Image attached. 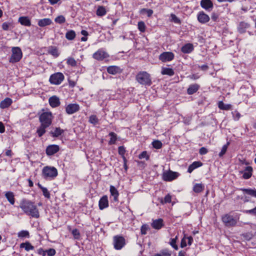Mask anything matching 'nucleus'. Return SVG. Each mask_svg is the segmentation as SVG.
I'll return each instance as SVG.
<instances>
[{"mask_svg":"<svg viewBox=\"0 0 256 256\" xmlns=\"http://www.w3.org/2000/svg\"><path fill=\"white\" fill-rule=\"evenodd\" d=\"M54 119L52 113L48 110L42 109L38 113V120L40 125L37 128L36 133L39 137H41L46 133V128L52 124Z\"/></svg>","mask_w":256,"mask_h":256,"instance_id":"nucleus-1","label":"nucleus"},{"mask_svg":"<svg viewBox=\"0 0 256 256\" xmlns=\"http://www.w3.org/2000/svg\"><path fill=\"white\" fill-rule=\"evenodd\" d=\"M19 208L26 215L32 218H40V212L34 202L26 198H22L20 202Z\"/></svg>","mask_w":256,"mask_h":256,"instance_id":"nucleus-2","label":"nucleus"},{"mask_svg":"<svg viewBox=\"0 0 256 256\" xmlns=\"http://www.w3.org/2000/svg\"><path fill=\"white\" fill-rule=\"evenodd\" d=\"M136 78L137 82L141 84L150 86L152 84L150 76L146 72H140Z\"/></svg>","mask_w":256,"mask_h":256,"instance_id":"nucleus-3","label":"nucleus"},{"mask_svg":"<svg viewBox=\"0 0 256 256\" xmlns=\"http://www.w3.org/2000/svg\"><path fill=\"white\" fill-rule=\"evenodd\" d=\"M58 174V170L54 167L46 166L42 168V176L46 180H53Z\"/></svg>","mask_w":256,"mask_h":256,"instance_id":"nucleus-4","label":"nucleus"},{"mask_svg":"<svg viewBox=\"0 0 256 256\" xmlns=\"http://www.w3.org/2000/svg\"><path fill=\"white\" fill-rule=\"evenodd\" d=\"M12 52L9 62L14 64L20 62L22 57V52L20 48L18 46L12 47Z\"/></svg>","mask_w":256,"mask_h":256,"instance_id":"nucleus-5","label":"nucleus"},{"mask_svg":"<svg viewBox=\"0 0 256 256\" xmlns=\"http://www.w3.org/2000/svg\"><path fill=\"white\" fill-rule=\"evenodd\" d=\"M239 217L235 218L230 214H224L222 217V220L224 226L227 227H232L236 226Z\"/></svg>","mask_w":256,"mask_h":256,"instance_id":"nucleus-6","label":"nucleus"},{"mask_svg":"<svg viewBox=\"0 0 256 256\" xmlns=\"http://www.w3.org/2000/svg\"><path fill=\"white\" fill-rule=\"evenodd\" d=\"M92 58L98 60L108 61V59L110 58L109 54L102 48L98 49L92 54Z\"/></svg>","mask_w":256,"mask_h":256,"instance_id":"nucleus-7","label":"nucleus"},{"mask_svg":"<svg viewBox=\"0 0 256 256\" xmlns=\"http://www.w3.org/2000/svg\"><path fill=\"white\" fill-rule=\"evenodd\" d=\"M113 244L116 250H120L126 245V240L122 236H115L113 238Z\"/></svg>","mask_w":256,"mask_h":256,"instance_id":"nucleus-8","label":"nucleus"},{"mask_svg":"<svg viewBox=\"0 0 256 256\" xmlns=\"http://www.w3.org/2000/svg\"><path fill=\"white\" fill-rule=\"evenodd\" d=\"M64 76L63 74L58 72L50 76L49 82L52 84L59 85L64 81Z\"/></svg>","mask_w":256,"mask_h":256,"instance_id":"nucleus-9","label":"nucleus"},{"mask_svg":"<svg viewBox=\"0 0 256 256\" xmlns=\"http://www.w3.org/2000/svg\"><path fill=\"white\" fill-rule=\"evenodd\" d=\"M180 175V174L178 172L169 170L163 172L162 178L165 182H172L176 179Z\"/></svg>","mask_w":256,"mask_h":256,"instance_id":"nucleus-10","label":"nucleus"},{"mask_svg":"<svg viewBox=\"0 0 256 256\" xmlns=\"http://www.w3.org/2000/svg\"><path fill=\"white\" fill-rule=\"evenodd\" d=\"M174 54L170 52H163L159 56V60L163 62L172 61L174 59Z\"/></svg>","mask_w":256,"mask_h":256,"instance_id":"nucleus-11","label":"nucleus"},{"mask_svg":"<svg viewBox=\"0 0 256 256\" xmlns=\"http://www.w3.org/2000/svg\"><path fill=\"white\" fill-rule=\"evenodd\" d=\"M60 150L59 146L56 144H50L46 147V153L47 156H51L58 152Z\"/></svg>","mask_w":256,"mask_h":256,"instance_id":"nucleus-12","label":"nucleus"},{"mask_svg":"<svg viewBox=\"0 0 256 256\" xmlns=\"http://www.w3.org/2000/svg\"><path fill=\"white\" fill-rule=\"evenodd\" d=\"M80 106L77 104H70L66 107V112L68 114H72L80 110Z\"/></svg>","mask_w":256,"mask_h":256,"instance_id":"nucleus-13","label":"nucleus"},{"mask_svg":"<svg viewBox=\"0 0 256 256\" xmlns=\"http://www.w3.org/2000/svg\"><path fill=\"white\" fill-rule=\"evenodd\" d=\"M197 19L200 23L204 24L210 21V18L204 12L200 11L197 14Z\"/></svg>","mask_w":256,"mask_h":256,"instance_id":"nucleus-14","label":"nucleus"},{"mask_svg":"<svg viewBox=\"0 0 256 256\" xmlns=\"http://www.w3.org/2000/svg\"><path fill=\"white\" fill-rule=\"evenodd\" d=\"M200 5L202 8L208 12L212 11L214 8V4L211 0H201Z\"/></svg>","mask_w":256,"mask_h":256,"instance_id":"nucleus-15","label":"nucleus"},{"mask_svg":"<svg viewBox=\"0 0 256 256\" xmlns=\"http://www.w3.org/2000/svg\"><path fill=\"white\" fill-rule=\"evenodd\" d=\"M109 206L108 197L106 195L103 196L99 200L98 207L100 210L108 208Z\"/></svg>","mask_w":256,"mask_h":256,"instance_id":"nucleus-16","label":"nucleus"},{"mask_svg":"<svg viewBox=\"0 0 256 256\" xmlns=\"http://www.w3.org/2000/svg\"><path fill=\"white\" fill-rule=\"evenodd\" d=\"M110 198H112V200L114 202H118L119 192L114 186H110Z\"/></svg>","mask_w":256,"mask_h":256,"instance_id":"nucleus-17","label":"nucleus"},{"mask_svg":"<svg viewBox=\"0 0 256 256\" xmlns=\"http://www.w3.org/2000/svg\"><path fill=\"white\" fill-rule=\"evenodd\" d=\"M240 173L242 174V178L244 180L250 178L253 172V168L251 166H246L242 171L240 172Z\"/></svg>","mask_w":256,"mask_h":256,"instance_id":"nucleus-18","label":"nucleus"},{"mask_svg":"<svg viewBox=\"0 0 256 256\" xmlns=\"http://www.w3.org/2000/svg\"><path fill=\"white\" fill-rule=\"evenodd\" d=\"M151 226L155 230H160L164 226V220L162 218L152 220Z\"/></svg>","mask_w":256,"mask_h":256,"instance_id":"nucleus-19","label":"nucleus"},{"mask_svg":"<svg viewBox=\"0 0 256 256\" xmlns=\"http://www.w3.org/2000/svg\"><path fill=\"white\" fill-rule=\"evenodd\" d=\"M107 72L111 74H116L122 72V70L118 66H111L106 68Z\"/></svg>","mask_w":256,"mask_h":256,"instance_id":"nucleus-20","label":"nucleus"},{"mask_svg":"<svg viewBox=\"0 0 256 256\" xmlns=\"http://www.w3.org/2000/svg\"><path fill=\"white\" fill-rule=\"evenodd\" d=\"M186 240H188V246L192 245L193 242V238L192 236H184V238L181 240L180 242V248H184L187 246Z\"/></svg>","mask_w":256,"mask_h":256,"instance_id":"nucleus-21","label":"nucleus"},{"mask_svg":"<svg viewBox=\"0 0 256 256\" xmlns=\"http://www.w3.org/2000/svg\"><path fill=\"white\" fill-rule=\"evenodd\" d=\"M48 102L50 105L54 108L58 106L60 104L59 98L56 96L50 98Z\"/></svg>","mask_w":256,"mask_h":256,"instance_id":"nucleus-22","label":"nucleus"},{"mask_svg":"<svg viewBox=\"0 0 256 256\" xmlns=\"http://www.w3.org/2000/svg\"><path fill=\"white\" fill-rule=\"evenodd\" d=\"M200 88V86L198 84H190L187 89V93L190 95L193 94L199 90Z\"/></svg>","mask_w":256,"mask_h":256,"instance_id":"nucleus-23","label":"nucleus"},{"mask_svg":"<svg viewBox=\"0 0 256 256\" xmlns=\"http://www.w3.org/2000/svg\"><path fill=\"white\" fill-rule=\"evenodd\" d=\"M18 22L24 26H31L30 20L28 16H20L18 18Z\"/></svg>","mask_w":256,"mask_h":256,"instance_id":"nucleus-24","label":"nucleus"},{"mask_svg":"<svg viewBox=\"0 0 256 256\" xmlns=\"http://www.w3.org/2000/svg\"><path fill=\"white\" fill-rule=\"evenodd\" d=\"M12 103V100L9 98H6L0 102V108L2 109L8 108Z\"/></svg>","mask_w":256,"mask_h":256,"instance_id":"nucleus-25","label":"nucleus"},{"mask_svg":"<svg viewBox=\"0 0 256 256\" xmlns=\"http://www.w3.org/2000/svg\"><path fill=\"white\" fill-rule=\"evenodd\" d=\"M194 50L193 44L190 43L186 44L181 48L182 52L184 54H190Z\"/></svg>","mask_w":256,"mask_h":256,"instance_id":"nucleus-26","label":"nucleus"},{"mask_svg":"<svg viewBox=\"0 0 256 256\" xmlns=\"http://www.w3.org/2000/svg\"><path fill=\"white\" fill-rule=\"evenodd\" d=\"M202 165V163L200 161L194 162L188 166V172L192 173L194 170L201 166Z\"/></svg>","mask_w":256,"mask_h":256,"instance_id":"nucleus-27","label":"nucleus"},{"mask_svg":"<svg viewBox=\"0 0 256 256\" xmlns=\"http://www.w3.org/2000/svg\"><path fill=\"white\" fill-rule=\"evenodd\" d=\"M64 130L60 128V127L56 128L54 130L50 132V134L53 138H58L61 136L64 132Z\"/></svg>","mask_w":256,"mask_h":256,"instance_id":"nucleus-28","label":"nucleus"},{"mask_svg":"<svg viewBox=\"0 0 256 256\" xmlns=\"http://www.w3.org/2000/svg\"><path fill=\"white\" fill-rule=\"evenodd\" d=\"M52 24V20L49 18L40 19L38 21V25L40 27H44L49 26Z\"/></svg>","mask_w":256,"mask_h":256,"instance_id":"nucleus-29","label":"nucleus"},{"mask_svg":"<svg viewBox=\"0 0 256 256\" xmlns=\"http://www.w3.org/2000/svg\"><path fill=\"white\" fill-rule=\"evenodd\" d=\"M5 196L9 202L14 205L15 203V198L14 192H7L5 194Z\"/></svg>","mask_w":256,"mask_h":256,"instance_id":"nucleus-30","label":"nucleus"},{"mask_svg":"<svg viewBox=\"0 0 256 256\" xmlns=\"http://www.w3.org/2000/svg\"><path fill=\"white\" fill-rule=\"evenodd\" d=\"M20 248H24L26 252L34 250V246L29 242L20 244Z\"/></svg>","mask_w":256,"mask_h":256,"instance_id":"nucleus-31","label":"nucleus"},{"mask_svg":"<svg viewBox=\"0 0 256 256\" xmlns=\"http://www.w3.org/2000/svg\"><path fill=\"white\" fill-rule=\"evenodd\" d=\"M204 189V185L202 183L196 184L193 186V190L196 193L202 192Z\"/></svg>","mask_w":256,"mask_h":256,"instance_id":"nucleus-32","label":"nucleus"},{"mask_svg":"<svg viewBox=\"0 0 256 256\" xmlns=\"http://www.w3.org/2000/svg\"><path fill=\"white\" fill-rule=\"evenodd\" d=\"M240 190H242L244 193L249 194L256 198V189L240 188Z\"/></svg>","mask_w":256,"mask_h":256,"instance_id":"nucleus-33","label":"nucleus"},{"mask_svg":"<svg viewBox=\"0 0 256 256\" xmlns=\"http://www.w3.org/2000/svg\"><path fill=\"white\" fill-rule=\"evenodd\" d=\"M161 74L163 75H168L169 76H172L174 74V70L171 68H162Z\"/></svg>","mask_w":256,"mask_h":256,"instance_id":"nucleus-34","label":"nucleus"},{"mask_svg":"<svg viewBox=\"0 0 256 256\" xmlns=\"http://www.w3.org/2000/svg\"><path fill=\"white\" fill-rule=\"evenodd\" d=\"M218 107L220 110H228L232 109V105L230 104H224L222 101L218 102Z\"/></svg>","mask_w":256,"mask_h":256,"instance_id":"nucleus-35","label":"nucleus"},{"mask_svg":"<svg viewBox=\"0 0 256 256\" xmlns=\"http://www.w3.org/2000/svg\"><path fill=\"white\" fill-rule=\"evenodd\" d=\"M106 10L103 6H98L96 11V14L98 16H102L106 14Z\"/></svg>","mask_w":256,"mask_h":256,"instance_id":"nucleus-36","label":"nucleus"},{"mask_svg":"<svg viewBox=\"0 0 256 256\" xmlns=\"http://www.w3.org/2000/svg\"><path fill=\"white\" fill-rule=\"evenodd\" d=\"M38 186L42 190L43 195L47 198H50V194L48 190L44 186H42L40 184L38 183Z\"/></svg>","mask_w":256,"mask_h":256,"instance_id":"nucleus-37","label":"nucleus"},{"mask_svg":"<svg viewBox=\"0 0 256 256\" xmlns=\"http://www.w3.org/2000/svg\"><path fill=\"white\" fill-rule=\"evenodd\" d=\"M48 52L55 58L58 57L60 54L58 48L55 46L50 47L48 50Z\"/></svg>","mask_w":256,"mask_h":256,"instance_id":"nucleus-38","label":"nucleus"},{"mask_svg":"<svg viewBox=\"0 0 256 256\" xmlns=\"http://www.w3.org/2000/svg\"><path fill=\"white\" fill-rule=\"evenodd\" d=\"M126 152V148L124 146H120L118 148V154L121 156L124 162H125L127 161V160L124 156Z\"/></svg>","mask_w":256,"mask_h":256,"instance_id":"nucleus-39","label":"nucleus"},{"mask_svg":"<svg viewBox=\"0 0 256 256\" xmlns=\"http://www.w3.org/2000/svg\"><path fill=\"white\" fill-rule=\"evenodd\" d=\"M178 240V236H176L174 238H171L170 240L169 244L175 250H178V246L176 244V242Z\"/></svg>","mask_w":256,"mask_h":256,"instance_id":"nucleus-40","label":"nucleus"},{"mask_svg":"<svg viewBox=\"0 0 256 256\" xmlns=\"http://www.w3.org/2000/svg\"><path fill=\"white\" fill-rule=\"evenodd\" d=\"M76 32L73 30H70L66 34V38L67 40H72L76 38Z\"/></svg>","mask_w":256,"mask_h":256,"instance_id":"nucleus-41","label":"nucleus"},{"mask_svg":"<svg viewBox=\"0 0 256 256\" xmlns=\"http://www.w3.org/2000/svg\"><path fill=\"white\" fill-rule=\"evenodd\" d=\"M109 136H110V138L108 142V144L110 145L115 144L117 140L116 134L114 132H110L109 133Z\"/></svg>","mask_w":256,"mask_h":256,"instance_id":"nucleus-42","label":"nucleus"},{"mask_svg":"<svg viewBox=\"0 0 256 256\" xmlns=\"http://www.w3.org/2000/svg\"><path fill=\"white\" fill-rule=\"evenodd\" d=\"M153 10L151 9L142 8L140 10V13L142 14H146L148 17H150L153 14Z\"/></svg>","mask_w":256,"mask_h":256,"instance_id":"nucleus-43","label":"nucleus"},{"mask_svg":"<svg viewBox=\"0 0 256 256\" xmlns=\"http://www.w3.org/2000/svg\"><path fill=\"white\" fill-rule=\"evenodd\" d=\"M66 64L69 66L74 67L76 66L77 62L74 58L69 57L66 60Z\"/></svg>","mask_w":256,"mask_h":256,"instance_id":"nucleus-44","label":"nucleus"},{"mask_svg":"<svg viewBox=\"0 0 256 256\" xmlns=\"http://www.w3.org/2000/svg\"><path fill=\"white\" fill-rule=\"evenodd\" d=\"M18 236L19 238H30V233L28 230H21L18 234Z\"/></svg>","mask_w":256,"mask_h":256,"instance_id":"nucleus-45","label":"nucleus"},{"mask_svg":"<svg viewBox=\"0 0 256 256\" xmlns=\"http://www.w3.org/2000/svg\"><path fill=\"white\" fill-rule=\"evenodd\" d=\"M72 234L74 238L76 240H79L80 237V232L76 228H74L72 230Z\"/></svg>","mask_w":256,"mask_h":256,"instance_id":"nucleus-46","label":"nucleus"},{"mask_svg":"<svg viewBox=\"0 0 256 256\" xmlns=\"http://www.w3.org/2000/svg\"><path fill=\"white\" fill-rule=\"evenodd\" d=\"M229 144H230V142H228L226 143V144L223 146L218 154L220 157L226 154Z\"/></svg>","mask_w":256,"mask_h":256,"instance_id":"nucleus-47","label":"nucleus"},{"mask_svg":"<svg viewBox=\"0 0 256 256\" xmlns=\"http://www.w3.org/2000/svg\"><path fill=\"white\" fill-rule=\"evenodd\" d=\"M54 22L56 23H58V24H63V23L65 22L66 18L62 15L58 16H57L56 18H55Z\"/></svg>","mask_w":256,"mask_h":256,"instance_id":"nucleus-48","label":"nucleus"},{"mask_svg":"<svg viewBox=\"0 0 256 256\" xmlns=\"http://www.w3.org/2000/svg\"><path fill=\"white\" fill-rule=\"evenodd\" d=\"M138 29L140 32H145L146 26V24L144 22H142V21L139 22L138 24Z\"/></svg>","mask_w":256,"mask_h":256,"instance_id":"nucleus-49","label":"nucleus"},{"mask_svg":"<svg viewBox=\"0 0 256 256\" xmlns=\"http://www.w3.org/2000/svg\"><path fill=\"white\" fill-rule=\"evenodd\" d=\"M153 147L156 149H160L162 147V142L158 140H155L152 142Z\"/></svg>","mask_w":256,"mask_h":256,"instance_id":"nucleus-50","label":"nucleus"},{"mask_svg":"<svg viewBox=\"0 0 256 256\" xmlns=\"http://www.w3.org/2000/svg\"><path fill=\"white\" fill-rule=\"evenodd\" d=\"M249 26V25L244 22H241L239 24L238 28V30L240 32H242L244 30Z\"/></svg>","mask_w":256,"mask_h":256,"instance_id":"nucleus-51","label":"nucleus"},{"mask_svg":"<svg viewBox=\"0 0 256 256\" xmlns=\"http://www.w3.org/2000/svg\"><path fill=\"white\" fill-rule=\"evenodd\" d=\"M160 254H161L162 256H171L172 252L168 248H164L160 251Z\"/></svg>","mask_w":256,"mask_h":256,"instance_id":"nucleus-52","label":"nucleus"},{"mask_svg":"<svg viewBox=\"0 0 256 256\" xmlns=\"http://www.w3.org/2000/svg\"><path fill=\"white\" fill-rule=\"evenodd\" d=\"M232 115L233 119L235 121L238 120L241 117V114L238 110L232 112Z\"/></svg>","mask_w":256,"mask_h":256,"instance_id":"nucleus-53","label":"nucleus"},{"mask_svg":"<svg viewBox=\"0 0 256 256\" xmlns=\"http://www.w3.org/2000/svg\"><path fill=\"white\" fill-rule=\"evenodd\" d=\"M89 122L92 124H96L98 122V120L96 115H92L90 116Z\"/></svg>","mask_w":256,"mask_h":256,"instance_id":"nucleus-54","label":"nucleus"},{"mask_svg":"<svg viewBox=\"0 0 256 256\" xmlns=\"http://www.w3.org/2000/svg\"><path fill=\"white\" fill-rule=\"evenodd\" d=\"M138 158L140 160L146 158V160H148L150 159V156L148 154L146 151H143L140 154H139Z\"/></svg>","mask_w":256,"mask_h":256,"instance_id":"nucleus-55","label":"nucleus"},{"mask_svg":"<svg viewBox=\"0 0 256 256\" xmlns=\"http://www.w3.org/2000/svg\"><path fill=\"white\" fill-rule=\"evenodd\" d=\"M149 227L147 224H143L140 228V232L142 234H146L147 233Z\"/></svg>","mask_w":256,"mask_h":256,"instance_id":"nucleus-56","label":"nucleus"},{"mask_svg":"<svg viewBox=\"0 0 256 256\" xmlns=\"http://www.w3.org/2000/svg\"><path fill=\"white\" fill-rule=\"evenodd\" d=\"M81 34L84 36L81 38V41L86 42L88 40L87 36L88 35V32L86 30H82L81 31Z\"/></svg>","mask_w":256,"mask_h":256,"instance_id":"nucleus-57","label":"nucleus"},{"mask_svg":"<svg viewBox=\"0 0 256 256\" xmlns=\"http://www.w3.org/2000/svg\"><path fill=\"white\" fill-rule=\"evenodd\" d=\"M172 201V196L170 194L166 195L163 201H162V204L170 203Z\"/></svg>","mask_w":256,"mask_h":256,"instance_id":"nucleus-58","label":"nucleus"},{"mask_svg":"<svg viewBox=\"0 0 256 256\" xmlns=\"http://www.w3.org/2000/svg\"><path fill=\"white\" fill-rule=\"evenodd\" d=\"M244 213L247 214H251L254 216H256V206L252 209L249 210H245L243 212Z\"/></svg>","mask_w":256,"mask_h":256,"instance_id":"nucleus-59","label":"nucleus"},{"mask_svg":"<svg viewBox=\"0 0 256 256\" xmlns=\"http://www.w3.org/2000/svg\"><path fill=\"white\" fill-rule=\"evenodd\" d=\"M56 250L54 248H50L46 250V254L48 256H54L56 254Z\"/></svg>","mask_w":256,"mask_h":256,"instance_id":"nucleus-60","label":"nucleus"},{"mask_svg":"<svg viewBox=\"0 0 256 256\" xmlns=\"http://www.w3.org/2000/svg\"><path fill=\"white\" fill-rule=\"evenodd\" d=\"M170 17L172 18V20L176 24H180V20L174 14H171Z\"/></svg>","mask_w":256,"mask_h":256,"instance_id":"nucleus-61","label":"nucleus"},{"mask_svg":"<svg viewBox=\"0 0 256 256\" xmlns=\"http://www.w3.org/2000/svg\"><path fill=\"white\" fill-rule=\"evenodd\" d=\"M208 152V150L204 147H202L199 150V153L200 155H204Z\"/></svg>","mask_w":256,"mask_h":256,"instance_id":"nucleus-62","label":"nucleus"},{"mask_svg":"<svg viewBox=\"0 0 256 256\" xmlns=\"http://www.w3.org/2000/svg\"><path fill=\"white\" fill-rule=\"evenodd\" d=\"M218 14L216 12H212L211 15V18L214 22H217L218 20Z\"/></svg>","mask_w":256,"mask_h":256,"instance_id":"nucleus-63","label":"nucleus"},{"mask_svg":"<svg viewBox=\"0 0 256 256\" xmlns=\"http://www.w3.org/2000/svg\"><path fill=\"white\" fill-rule=\"evenodd\" d=\"M38 253L42 256H46V250H44L42 248H40L38 250Z\"/></svg>","mask_w":256,"mask_h":256,"instance_id":"nucleus-64","label":"nucleus"}]
</instances>
